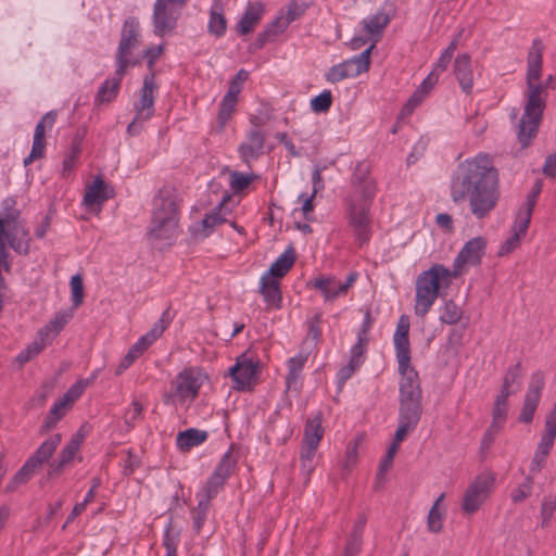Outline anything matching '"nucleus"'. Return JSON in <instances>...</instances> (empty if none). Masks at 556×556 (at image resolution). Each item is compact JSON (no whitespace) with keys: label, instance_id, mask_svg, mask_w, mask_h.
Listing matches in <instances>:
<instances>
[{"label":"nucleus","instance_id":"13d9d810","mask_svg":"<svg viewBox=\"0 0 556 556\" xmlns=\"http://www.w3.org/2000/svg\"><path fill=\"white\" fill-rule=\"evenodd\" d=\"M162 53H163L162 45L151 46L144 50L143 55L147 59V66L149 70L148 74H155L154 73V64Z\"/></svg>","mask_w":556,"mask_h":556},{"label":"nucleus","instance_id":"f704fd0d","mask_svg":"<svg viewBox=\"0 0 556 556\" xmlns=\"http://www.w3.org/2000/svg\"><path fill=\"white\" fill-rule=\"evenodd\" d=\"M399 370L413 368L410 366V344L408 336H393Z\"/></svg>","mask_w":556,"mask_h":556},{"label":"nucleus","instance_id":"39448f33","mask_svg":"<svg viewBox=\"0 0 556 556\" xmlns=\"http://www.w3.org/2000/svg\"><path fill=\"white\" fill-rule=\"evenodd\" d=\"M178 235V204L174 190L164 188L153 200V214L148 232L152 242L170 244Z\"/></svg>","mask_w":556,"mask_h":556},{"label":"nucleus","instance_id":"e433bc0d","mask_svg":"<svg viewBox=\"0 0 556 556\" xmlns=\"http://www.w3.org/2000/svg\"><path fill=\"white\" fill-rule=\"evenodd\" d=\"M554 441L555 440L542 434L541 441L532 458L530 471L539 472L544 467L546 457L548 456L551 450L553 448Z\"/></svg>","mask_w":556,"mask_h":556},{"label":"nucleus","instance_id":"4d7b16f0","mask_svg":"<svg viewBox=\"0 0 556 556\" xmlns=\"http://www.w3.org/2000/svg\"><path fill=\"white\" fill-rule=\"evenodd\" d=\"M428 529L431 532L439 533L443 527V513H441L435 506L430 508L427 518Z\"/></svg>","mask_w":556,"mask_h":556},{"label":"nucleus","instance_id":"8fccbe9b","mask_svg":"<svg viewBox=\"0 0 556 556\" xmlns=\"http://www.w3.org/2000/svg\"><path fill=\"white\" fill-rule=\"evenodd\" d=\"M256 176L254 174H243L240 172H232L230 174V187L235 192L247 189Z\"/></svg>","mask_w":556,"mask_h":556},{"label":"nucleus","instance_id":"4c0bfd02","mask_svg":"<svg viewBox=\"0 0 556 556\" xmlns=\"http://www.w3.org/2000/svg\"><path fill=\"white\" fill-rule=\"evenodd\" d=\"M70 317V315L64 313L58 314L47 325L39 329L38 337L48 339V342L51 343L53 338L58 336L60 331L64 328V326L68 323Z\"/></svg>","mask_w":556,"mask_h":556},{"label":"nucleus","instance_id":"aec40b11","mask_svg":"<svg viewBox=\"0 0 556 556\" xmlns=\"http://www.w3.org/2000/svg\"><path fill=\"white\" fill-rule=\"evenodd\" d=\"M84 438L85 434L81 433L80 431H78L71 438V440L59 453L56 459L49 464V468L47 471L48 478L53 479L62 475L64 469L74 460V457L79 451Z\"/></svg>","mask_w":556,"mask_h":556},{"label":"nucleus","instance_id":"6ab92c4d","mask_svg":"<svg viewBox=\"0 0 556 556\" xmlns=\"http://www.w3.org/2000/svg\"><path fill=\"white\" fill-rule=\"evenodd\" d=\"M56 111L47 112L35 127L33 146L29 155L24 160V165L28 166L35 160L41 159L45 155L46 149V130H51L56 122Z\"/></svg>","mask_w":556,"mask_h":556},{"label":"nucleus","instance_id":"f8f14e48","mask_svg":"<svg viewBox=\"0 0 556 556\" xmlns=\"http://www.w3.org/2000/svg\"><path fill=\"white\" fill-rule=\"evenodd\" d=\"M374 45H370L367 49L349 60L343 61L329 68L326 74V79L329 83H338L345 78L356 77L359 74L368 71L370 64V51Z\"/></svg>","mask_w":556,"mask_h":556},{"label":"nucleus","instance_id":"49530a36","mask_svg":"<svg viewBox=\"0 0 556 556\" xmlns=\"http://www.w3.org/2000/svg\"><path fill=\"white\" fill-rule=\"evenodd\" d=\"M283 31H278L277 22L271 21L266 28L258 33L255 41L253 42L252 47L257 50L263 48L268 41L274 40L278 35L282 34Z\"/></svg>","mask_w":556,"mask_h":556},{"label":"nucleus","instance_id":"69168bd1","mask_svg":"<svg viewBox=\"0 0 556 556\" xmlns=\"http://www.w3.org/2000/svg\"><path fill=\"white\" fill-rule=\"evenodd\" d=\"M501 430V428H494V426L492 425L489 426L481 440V450L483 452L488 451L491 447L495 440V437Z\"/></svg>","mask_w":556,"mask_h":556},{"label":"nucleus","instance_id":"6e6d98bb","mask_svg":"<svg viewBox=\"0 0 556 556\" xmlns=\"http://www.w3.org/2000/svg\"><path fill=\"white\" fill-rule=\"evenodd\" d=\"M223 203L215 207L211 213L206 214V216L202 220L203 228L212 230L215 226L220 225L226 222V218L222 215Z\"/></svg>","mask_w":556,"mask_h":556},{"label":"nucleus","instance_id":"e2e57ef3","mask_svg":"<svg viewBox=\"0 0 556 556\" xmlns=\"http://www.w3.org/2000/svg\"><path fill=\"white\" fill-rule=\"evenodd\" d=\"M323 314L321 312H316L314 316L308 320V337L317 343L320 339V323H321Z\"/></svg>","mask_w":556,"mask_h":556},{"label":"nucleus","instance_id":"c85d7f7f","mask_svg":"<svg viewBox=\"0 0 556 556\" xmlns=\"http://www.w3.org/2000/svg\"><path fill=\"white\" fill-rule=\"evenodd\" d=\"M308 355L299 353L294 357L288 361V375L286 377L287 390H299L300 378L305 363L307 362Z\"/></svg>","mask_w":556,"mask_h":556},{"label":"nucleus","instance_id":"a211bd4d","mask_svg":"<svg viewBox=\"0 0 556 556\" xmlns=\"http://www.w3.org/2000/svg\"><path fill=\"white\" fill-rule=\"evenodd\" d=\"M159 86L155 81V74H147L143 77L142 87L139 91V99L135 102L137 119H150L154 114V99Z\"/></svg>","mask_w":556,"mask_h":556},{"label":"nucleus","instance_id":"c03bdc74","mask_svg":"<svg viewBox=\"0 0 556 556\" xmlns=\"http://www.w3.org/2000/svg\"><path fill=\"white\" fill-rule=\"evenodd\" d=\"M462 316L463 312L459 306L453 300H448L442 307L440 320L443 324L455 325L460 320Z\"/></svg>","mask_w":556,"mask_h":556},{"label":"nucleus","instance_id":"c9c22d12","mask_svg":"<svg viewBox=\"0 0 556 556\" xmlns=\"http://www.w3.org/2000/svg\"><path fill=\"white\" fill-rule=\"evenodd\" d=\"M422 415V402H399V420L418 426Z\"/></svg>","mask_w":556,"mask_h":556},{"label":"nucleus","instance_id":"774afa93","mask_svg":"<svg viewBox=\"0 0 556 556\" xmlns=\"http://www.w3.org/2000/svg\"><path fill=\"white\" fill-rule=\"evenodd\" d=\"M542 172L546 177L556 179V152L546 156Z\"/></svg>","mask_w":556,"mask_h":556},{"label":"nucleus","instance_id":"9d476101","mask_svg":"<svg viewBox=\"0 0 556 556\" xmlns=\"http://www.w3.org/2000/svg\"><path fill=\"white\" fill-rule=\"evenodd\" d=\"M495 477L492 472H483L468 485L465 491L462 509L465 514H475L489 497Z\"/></svg>","mask_w":556,"mask_h":556},{"label":"nucleus","instance_id":"ea45409f","mask_svg":"<svg viewBox=\"0 0 556 556\" xmlns=\"http://www.w3.org/2000/svg\"><path fill=\"white\" fill-rule=\"evenodd\" d=\"M508 397L505 394H497L492 409V422L494 428H503L508 413Z\"/></svg>","mask_w":556,"mask_h":556},{"label":"nucleus","instance_id":"f03ea898","mask_svg":"<svg viewBox=\"0 0 556 556\" xmlns=\"http://www.w3.org/2000/svg\"><path fill=\"white\" fill-rule=\"evenodd\" d=\"M486 240L479 236L467 241L453 262L450 270L442 264H434L422 271L416 280L415 314L425 317L440 294V289L448 288L452 278L463 274L466 266H477L485 254Z\"/></svg>","mask_w":556,"mask_h":556},{"label":"nucleus","instance_id":"2f4dec72","mask_svg":"<svg viewBox=\"0 0 556 556\" xmlns=\"http://www.w3.org/2000/svg\"><path fill=\"white\" fill-rule=\"evenodd\" d=\"M123 76L124 75L119 76V75L115 74V77L106 79L101 85V87L99 88V90L97 92L96 99H94V103L97 105L103 104V103H109L116 98V96L119 91L121 81H122Z\"/></svg>","mask_w":556,"mask_h":556},{"label":"nucleus","instance_id":"603ef678","mask_svg":"<svg viewBox=\"0 0 556 556\" xmlns=\"http://www.w3.org/2000/svg\"><path fill=\"white\" fill-rule=\"evenodd\" d=\"M367 345L368 341H364V339H357L356 343L352 346L350 351L351 355L349 363L359 368L361 365L364 363Z\"/></svg>","mask_w":556,"mask_h":556},{"label":"nucleus","instance_id":"6e6552de","mask_svg":"<svg viewBox=\"0 0 556 556\" xmlns=\"http://www.w3.org/2000/svg\"><path fill=\"white\" fill-rule=\"evenodd\" d=\"M140 43V23L136 17H128L123 24L121 40L116 51V75H125L129 66H135L139 63L138 60L132 58V51L137 49Z\"/></svg>","mask_w":556,"mask_h":556},{"label":"nucleus","instance_id":"37998d69","mask_svg":"<svg viewBox=\"0 0 556 556\" xmlns=\"http://www.w3.org/2000/svg\"><path fill=\"white\" fill-rule=\"evenodd\" d=\"M48 344H50L48 342V339H43L42 337L37 336V339L34 342L28 344L26 349H24L17 354L16 361L21 365L29 362L35 356H37Z\"/></svg>","mask_w":556,"mask_h":556},{"label":"nucleus","instance_id":"ddd939ff","mask_svg":"<svg viewBox=\"0 0 556 556\" xmlns=\"http://www.w3.org/2000/svg\"><path fill=\"white\" fill-rule=\"evenodd\" d=\"M235 467L236 460L232 458L231 452L227 451L205 482L202 489L201 500H207V502L211 503L224 489Z\"/></svg>","mask_w":556,"mask_h":556},{"label":"nucleus","instance_id":"1a4fd4ad","mask_svg":"<svg viewBox=\"0 0 556 556\" xmlns=\"http://www.w3.org/2000/svg\"><path fill=\"white\" fill-rule=\"evenodd\" d=\"M62 441V435L55 433L45 440L36 452L25 462L21 469L15 473L8 489H13L15 484L27 482L36 472H38L45 464L55 453L58 446Z\"/></svg>","mask_w":556,"mask_h":556},{"label":"nucleus","instance_id":"cd10ccee","mask_svg":"<svg viewBox=\"0 0 556 556\" xmlns=\"http://www.w3.org/2000/svg\"><path fill=\"white\" fill-rule=\"evenodd\" d=\"M264 13V7L260 2L250 3L243 16L237 25L238 33L247 35L260 23Z\"/></svg>","mask_w":556,"mask_h":556},{"label":"nucleus","instance_id":"423d86ee","mask_svg":"<svg viewBox=\"0 0 556 556\" xmlns=\"http://www.w3.org/2000/svg\"><path fill=\"white\" fill-rule=\"evenodd\" d=\"M0 233L10 235V248L17 254L26 256L30 252V233L21 219V211L14 197L2 200L0 208Z\"/></svg>","mask_w":556,"mask_h":556},{"label":"nucleus","instance_id":"a878e982","mask_svg":"<svg viewBox=\"0 0 556 556\" xmlns=\"http://www.w3.org/2000/svg\"><path fill=\"white\" fill-rule=\"evenodd\" d=\"M260 293L268 307L280 308L282 295L280 283L277 279L262 275L260 279Z\"/></svg>","mask_w":556,"mask_h":556},{"label":"nucleus","instance_id":"7ed1b4c3","mask_svg":"<svg viewBox=\"0 0 556 556\" xmlns=\"http://www.w3.org/2000/svg\"><path fill=\"white\" fill-rule=\"evenodd\" d=\"M544 45L541 39H534L527 58V91L523 113L518 124V141L528 147L535 138L543 112L546 105V91L542 76Z\"/></svg>","mask_w":556,"mask_h":556},{"label":"nucleus","instance_id":"58836bf2","mask_svg":"<svg viewBox=\"0 0 556 556\" xmlns=\"http://www.w3.org/2000/svg\"><path fill=\"white\" fill-rule=\"evenodd\" d=\"M227 28V21L219 4H214L210 11L207 30L215 37H222Z\"/></svg>","mask_w":556,"mask_h":556},{"label":"nucleus","instance_id":"bf43d9fd","mask_svg":"<svg viewBox=\"0 0 556 556\" xmlns=\"http://www.w3.org/2000/svg\"><path fill=\"white\" fill-rule=\"evenodd\" d=\"M416 428L417 427L412 425L410 422L399 420L397 429L395 431L393 442L391 443V445L399 447L400 444L404 441L405 437L409 432L414 431Z\"/></svg>","mask_w":556,"mask_h":556},{"label":"nucleus","instance_id":"f3484780","mask_svg":"<svg viewBox=\"0 0 556 556\" xmlns=\"http://www.w3.org/2000/svg\"><path fill=\"white\" fill-rule=\"evenodd\" d=\"M80 384L71 386L63 396L53 404L41 426V432H48L56 426L66 410L80 397Z\"/></svg>","mask_w":556,"mask_h":556},{"label":"nucleus","instance_id":"2eb2a0df","mask_svg":"<svg viewBox=\"0 0 556 556\" xmlns=\"http://www.w3.org/2000/svg\"><path fill=\"white\" fill-rule=\"evenodd\" d=\"M265 142L266 136L257 125L249 129L238 147L241 161L250 167L253 161L265 154Z\"/></svg>","mask_w":556,"mask_h":556},{"label":"nucleus","instance_id":"5701e85b","mask_svg":"<svg viewBox=\"0 0 556 556\" xmlns=\"http://www.w3.org/2000/svg\"><path fill=\"white\" fill-rule=\"evenodd\" d=\"M399 402H422V390L415 368L399 370Z\"/></svg>","mask_w":556,"mask_h":556},{"label":"nucleus","instance_id":"864d4df0","mask_svg":"<svg viewBox=\"0 0 556 556\" xmlns=\"http://www.w3.org/2000/svg\"><path fill=\"white\" fill-rule=\"evenodd\" d=\"M531 216L532 212L525 208L520 210L517 214L511 232H516L525 237L530 225Z\"/></svg>","mask_w":556,"mask_h":556},{"label":"nucleus","instance_id":"09e8293b","mask_svg":"<svg viewBox=\"0 0 556 556\" xmlns=\"http://www.w3.org/2000/svg\"><path fill=\"white\" fill-rule=\"evenodd\" d=\"M533 488V479L528 476L525 478L522 483H520L517 488H515L511 492V501L517 504L525 501L527 497L531 495Z\"/></svg>","mask_w":556,"mask_h":556},{"label":"nucleus","instance_id":"a19ab883","mask_svg":"<svg viewBox=\"0 0 556 556\" xmlns=\"http://www.w3.org/2000/svg\"><path fill=\"white\" fill-rule=\"evenodd\" d=\"M521 364L517 363L513 366H510L503 378V384L500 391V394H505L507 396H510L513 393H515V390H511L510 388L516 383L520 384L521 381Z\"/></svg>","mask_w":556,"mask_h":556},{"label":"nucleus","instance_id":"72a5a7b5","mask_svg":"<svg viewBox=\"0 0 556 556\" xmlns=\"http://www.w3.org/2000/svg\"><path fill=\"white\" fill-rule=\"evenodd\" d=\"M306 10L304 3H300L298 0L291 1L285 14L276 17L274 22H277L278 31H285L287 27L295 20L301 17Z\"/></svg>","mask_w":556,"mask_h":556},{"label":"nucleus","instance_id":"a18cd8bd","mask_svg":"<svg viewBox=\"0 0 556 556\" xmlns=\"http://www.w3.org/2000/svg\"><path fill=\"white\" fill-rule=\"evenodd\" d=\"M210 509L207 500H199L197 507L192 511V527L195 533H199L206 520Z\"/></svg>","mask_w":556,"mask_h":556},{"label":"nucleus","instance_id":"0e129e2a","mask_svg":"<svg viewBox=\"0 0 556 556\" xmlns=\"http://www.w3.org/2000/svg\"><path fill=\"white\" fill-rule=\"evenodd\" d=\"M426 94L422 89H417L404 105L402 113L409 115L424 101Z\"/></svg>","mask_w":556,"mask_h":556},{"label":"nucleus","instance_id":"f257e3e1","mask_svg":"<svg viewBox=\"0 0 556 556\" xmlns=\"http://www.w3.org/2000/svg\"><path fill=\"white\" fill-rule=\"evenodd\" d=\"M451 198L459 203L469 200L472 215L482 219L496 206L500 190L498 175L486 155L460 163L451 181Z\"/></svg>","mask_w":556,"mask_h":556},{"label":"nucleus","instance_id":"dca6fc26","mask_svg":"<svg viewBox=\"0 0 556 556\" xmlns=\"http://www.w3.org/2000/svg\"><path fill=\"white\" fill-rule=\"evenodd\" d=\"M357 279L356 273H351L344 282L332 276H320L314 279L313 287L320 291L326 302H333L343 296Z\"/></svg>","mask_w":556,"mask_h":556},{"label":"nucleus","instance_id":"4be33fe9","mask_svg":"<svg viewBox=\"0 0 556 556\" xmlns=\"http://www.w3.org/2000/svg\"><path fill=\"white\" fill-rule=\"evenodd\" d=\"M114 188L98 175L90 185L86 186L83 204L88 208L97 207L99 213L103 203L114 198Z\"/></svg>","mask_w":556,"mask_h":556},{"label":"nucleus","instance_id":"7c9ffc66","mask_svg":"<svg viewBox=\"0 0 556 556\" xmlns=\"http://www.w3.org/2000/svg\"><path fill=\"white\" fill-rule=\"evenodd\" d=\"M323 437L324 428L321 426V414L317 413L306 420L302 442L319 446Z\"/></svg>","mask_w":556,"mask_h":556},{"label":"nucleus","instance_id":"79ce46f5","mask_svg":"<svg viewBox=\"0 0 556 556\" xmlns=\"http://www.w3.org/2000/svg\"><path fill=\"white\" fill-rule=\"evenodd\" d=\"M238 98L225 94L222 102L220 109L218 113V127L219 131H223L228 121L231 118L232 113L235 112L237 105Z\"/></svg>","mask_w":556,"mask_h":556},{"label":"nucleus","instance_id":"b1692460","mask_svg":"<svg viewBox=\"0 0 556 556\" xmlns=\"http://www.w3.org/2000/svg\"><path fill=\"white\" fill-rule=\"evenodd\" d=\"M256 372L257 363L244 356L238 357L236 364L229 369L237 390L251 389L255 383Z\"/></svg>","mask_w":556,"mask_h":556},{"label":"nucleus","instance_id":"412c9836","mask_svg":"<svg viewBox=\"0 0 556 556\" xmlns=\"http://www.w3.org/2000/svg\"><path fill=\"white\" fill-rule=\"evenodd\" d=\"M394 15V7L391 2H384L379 11L363 20L364 31L369 36L372 43L380 40L384 28Z\"/></svg>","mask_w":556,"mask_h":556},{"label":"nucleus","instance_id":"338daca9","mask_svg":"<svg viewBox=\"0 0 556 556\" xmlns=\"http://www.w3.org/2000/svg\"><path fill=\"white\" fill-rule=\"evenodd\" d=\"M80 152V149L78 146H73L71 152L63 161V175H66L71 173V170L74 168L76 160L78 157V154Z\"/></svg>","mask_w":556,"mask_h":556},{"label":"nucleus","instance_id":"393cba45","mask_svg":"<svg viewBox=\"0 0 556 556\" xmlns=\"http://www.w3.org/2000/svg\"><path fill=\"white\" fill-rule=\"evenodd\" d=\"M454 75L464 92H471L473 87V74L471 70V60L467 53L459 54L454 61Z\"/></svg>","mask_w":556,"mask_h":556},{"label":"nucleus","instance_id":"de8ad7c7","mask_svg":"<svg viewBox=\"0 0 556 556\" xmlns=\"http://www.w3.org/2000/svg\"><path fill=\"white\" fill-rule=\"evenodd\" d=\"M556 510V494H547L541 504L542 527H546Z\"/></svg>","mask_w":556,"mask_h":556},{"label":"nucleus","instance_id":"20e7f679","mask_svg":"<svg viewBox=\"0 0 556 556\" xmlns=\"http://www.w3.org/2000/svg\"><path fill=\"white\" fill-rule=\"evenodd\" d=\"M353 191L346 198L348 220L356 241L367 243L370 239L371 201L376 194V185L369 176L368 167L358 163L351 178Z\"/></svg>","mask_w":556,"mask_h":556},{"label":"nucleus","instance_id":"4468645a","mask_svg":"<svg viewBox=\"0 0 556 556\" xmlns=\"http://www.w3.org/2000/svg\"><path fill=\"white\" fill-rule=\"evenodd\" d=\"M545 386V374L542 370H535L530 378L528 390L526 392L522 408L518 420L522 424H530L533 420L534 413L540 404L542 391Z\"/></svg>","mask_w":556,"mask_h":556},{"label":"nucleus","instance_id":"0eeeda50","mask_svg":"<svg viewBox=\"0 0 556 556\" xmlns=\"http://www.w3.org/2000/svg\"><path fill=\"white\" fill-rule=\"evenodd\" d=\"M205 378L197 367L184 369L170 381L169 391L165 392L163 396L164 403L182 406L193 402L198 397Z\"/></svg>","mask_w":556,"mask_h":556},{"label":"nucleus","instance_id":"bb28decb","mask_svg":"<svg viewBox=\"0 0 556 556\" xmlns=\"http://www.w3.org/2000/svg\"><path fill=\"white\" fill-rule=\"evenodd\" d=\"M295 262V253L292 247H289L278 258L271 264L269 269L263 275L274 279L282 278L292 268Z\"/></svg>","mask_w":556,"mask_h":556},{"label":"nucleus","instance_id":"473e14b6","mask_svg":"<svg viewBox=\"0 0 556 556\" xmlns=\"http://www.w3.org/2000/svg\"><path fill=\"white\" fill-rule=\"evenodd\" d=\"M208 434L204 430L195 428H189L182 432H179L176 439L177 446L180 450H190L193 446H198L207 439Z\"/></svg>","mask_w":556,"mask_h":556},{"label":"nucleus","instance_id":"5fc2aeb1","mask_svg":"<svg viewBox=\"0 0 556 556\" xmlns=\"http://www.w3.org/2000/svg\"><path fill=\"white\" fill-rule=\"evenodd\" d=\"M72 302L75 307L81 305L84 301V283L79 275H75L71 279Z\"/></svg>","mask_w":556,"mask_h":556},{"label":"nucleus","instance_id":"3c124183","mask_svg":"<svg viewBox=\"0 0 556 556\" xmlns=\"http://www.w3.org/2000/svg\"><path fill=\"white\" fill-rule=\"evenodd\" d=\"M332 104V96L331 92L326 90L314 97L311 100L312 110L315 113H325L327 112Z\"/></svg>","mask_w":556,"mask_h":556},{"label":"nucleus","instance_id":"052dcab7","mask_svg":"<svg viewBox=\"0 0 556 556\" xmlns=\"http://www.w3.org/2000/svg\"><path fill=\"white\" fill-rule=\"evenodd\" d=\"M522 238H523L522 236H520L516 232H513L511 236L508 237L501 245L498 255L503 256V255H507V254L511 253L514 250H516L520 245Z\"/></svg>","mask_w":556,"mask_h":556},{"label":"nucleus","instance_id":"9b49d317","mask_svg":"<svg viewBox=\"0 0 556 556\" xmlns=\"http://www.w3.org/2000/svg\"><path fill=\"white\" fill-rule=\"evenodd\" d=\"M184 3H176L174 0H156L153 7V26L157 36L170 33L177 25Z\"/></svg>","mask_w":556,"mask_h":556},{"label":"nucleus","instance_id":"c756f323","mask_svg":"<svg viewBox=\"0 0 556 556\" xmlns=\"http://www.w3.org/2000/svg\"><path fill=\"white\" fill-rule=\"evenodd\" d=\"M167 313L165 312L162 317L153 325L151 330L144 336L140 337L139 340L130 348L132 351L138 353L140 356L148 348L162 336L166 329L168 323L165 321L164 317Z\"/></svg>","mask_w":556,"mask_h":556},{"label":"nucleus","instance_id":"680f3d73","mask_svg":"<svg viewBox=\"0 0 556 556\" xmlns=\"http://www.w3.org/2000/svg\"><path fill=\"white\" fill-rule=\"evenodd\" d=\"M248 77H249V73L245 70H240L236 74L232 81L230 83L227 94L238 98V94L240 93V91L242 89V84L248 79Z\"/></svg>","mask_w":556,"mask_h":556}]
</instances>
